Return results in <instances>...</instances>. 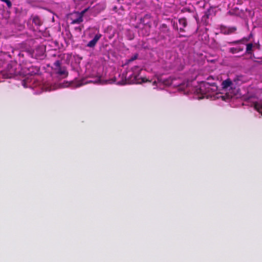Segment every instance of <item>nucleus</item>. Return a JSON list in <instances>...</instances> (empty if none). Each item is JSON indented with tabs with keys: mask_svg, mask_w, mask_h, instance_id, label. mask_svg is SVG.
<instances>
[{
	"mask_svg": "<svg viewBox=\"0 0 262 262\" xmlns=\"http://www.w3.org/2000/svg\"><path fill=\"white\" fill-rule=\"evenodd\" d=\"M217 90V86L215 82L203 81L201 83L199 88L196 90V93L201 94L202 97L199 98L202 99L205 97L208 98L212 93H216Z\"/></svg>",
	"mask_w": 262,
	"mask_h": 262,
	"instance_id": "f257e3e1",
	"label": "nucleus"
},
{
	"mask_svg": "<svg viewBox=\"0 0 262 262\" xmlns=\"http://www.w3.org/2000/svg\"><path fill=\"white\" fill-rule=\"evenodd\" d=\"M139 73H135L134 71L133 73L128 76L127 78V73H123L122 74V78H124V80L118 82V84L121 85H124L126 84H140L142 83L150 81L145 77L139 78Z\"/></svg>",
	"mask_w": 262,
	"mask_h": 262,
	"instance_id": "f03ea898",
	"label": "nucleus"
},
{
	"mask_svg": "<svg viewBox=\"0 0 262 262\" xmlns=\"http://www.w3.org/2000/svg\"><path fill=\"white\" fill-rule=\"evenodd\" d=\"M89 7L84 9L81 12L74 11L70 13L68 19L71 21V24H80L83 21V16L85 13L89 9Z\"/></svg>",
	"mask_w": 262,
	"mask_h": 262,
	"instance_id": "7ed1b4c3",
	"label": "nucleus"
},
{
	"mask_svg": "<svg viewBox=\"0 0 262 262\" xmlns=\"http://www.w3.org/2000/svg\"><path fill=\"white\" fill-rule=\"evenodd\" d=\"M31 21L36 29H38L43 24V21L39 16L35 14H32L28 20L27 26L30 30H34L35 29L33 25H31L30 24Z\"/></svg>",
	"mask_w": 262,
	"mask_h": 262,
	"instance_id": "20e7f679",
	"label": "nucleus"
},
{
	"mask_svg": "<svg viewBox=\"0 0 262 262\" xmlns=\"http://www.w3.org/2000/svg\"><path fill=\"white\" fill-rule=\"evenodd\" d=\"M170 29L167 25L165 24H162L159 27V31L158 33V38L159 40L165 39L167 37L170 36Z\"/></svg>",
	"mask_w": 262,
	"mask_h": 262,
	"instance_id": "39448f33",
	"label": "nucleus"
},
{
	"mask_svg": "<svg viewBox=\"0 0 262 262\" xmlns=\"http://www.w3.org/2000/svg\"><path fill=\"white\" fill-rule=\"evenodd\" d=\"M140 23L144 26L150 27L151 26V16L150 14H145L143 17L140 18Z\"/></svg>",
	"mask_w": 262,
	"mask_h": 262,
	"instance_id": "423d86ee",
	"label": "nucleus"
},
{
	"mask_svg": "<svg viewBox=\"0 0 262 262\" xmlns=\"http://www.w3.org/2000/svg\"><path fill=\"white\" fill-rule=\"evenodd\" d=\"M237 30L236 27H222L221 28L222 32L225 35H229L232 33H234Z\"/></svg>",
	"mask_w": 262,
	"mask_h": 262,
	"instance_id": "0eeeda50",
	"label": "nucleus"
},
{
	"mask_svg": "<svg viewBox=\"0 0 262 262\" xmlns=\"http://www.w3.org/2000/svg\"><path fill=\"white\" fill-rule=\"evenodd\" d=\"M102 35L100 33H98L96 34L93 38L92 40L90 41L89 43L87 44V47L90 48H93L94 47L98 41L100 39V38L101 37Z\"/></svg>",
	"mask_w": 262,
	"mask_h": 262,
	"instance_id": "6e6552de",
	"label": "nucleus"
},
{
	"mask_svg": "<svg viewBox=\"0 0 262 262\" xmlns=\"http://www.w3.org/2000/svg\"><path fill=\"white\" fill-rule=\"evenodd\" d=\"M56 71V74L62 76L63 78H66L68 76V72L66 67H60L58 69H55Z\"/></svg>",
	"mask_w": 262,
	"mask_h": 262,
	"instance_id": "1a4fd4ad",
	"label": "nucleus"
},
{
	"mask_svg": "<svg viewBox=\"0 0 262 262\" xmlns=\"http://www.w3.org/2000/svg\"><path fill=\"white\" fill-rule=\"evenodd\" d=\"M179 23L180 25L182 26L183 27H181L180 28V31L181 32H185V30L184 29L187 25V21L186 18L183 17L179 19Z\"/></svg>",
	"mask_w": 262,
	"mask_h": 262,
	"instance_id": "9d476101",
	"label": "nucleus"
},
{
	"mask_svg": "<svg viewBox=\"0 0 262 262\" xmlns=\"http://www.w3.org/2000/svg\"><path fill=\"white\" fill-rule=\"evenodd\" d=\"M232 84V82L230 79H227L223 81L222 83V88L224 89L230 87Z\"/></svg>",
	"mask_w": 262,
	"mask_h": 262,
	"instance_id": "9b49d317",
	"label": "nucleus"
},
{
	"mask_svg": "<svg viewBox=\"0 0 262 262\" xmlns=\"http://www.w3.org/2000/svg\"><path fill=\"white\" fill-rule=\"evenodd\" d=\"M243 50H244L243 48L241 47H238L237 48L232 47V48H229V51L230 53H231L232 54H235V53L243 51Z\"/></svg>",
	"mask_w": 262,
	"mask_h": 262,
	"instance_id": "f8f14e48",
	"label": "nucleus"
},
{
	"mask_svg": "<svg viewBox=\"0 0 262 262\" xmlns=\"http://www.w3.org/2000/svg\"><path fill=\"white\" fill-rule=\"evenodd\" d=\"M253 105H254V108L257 111L260 113L261 111L262 110V102L261 101H260L259 102H255L253 103Z\"/></svg>",
	"mask_w": 262,
	"mask_h": 262,
	"instance_id": "ddd939ff",
	"label": "nucleus"
},
{
	"mask_svg": "<svg viewBox=\"0 0 262 262\" xmlns=\"http://www.w3.org/2000/svg\"><path fill=\"white\" fill-rule=\"evenodd\" d=\"M253 45L252 43H249L246 45V54H252L253 53Z\"/></svg>",
	"mask_w": 262,
	"mask_h": 262,
	"instance_id": "4468645a",
	"label": "nucleus"
},
{
	"mask_svg": "<svg viewBox=\"0 0 262 262\" xmlns=\"http://www.w3.org/2000/svg\"><path fill=\"white\" fill-rule=\"evenodd\" d=\"M244 40H245V38L233 41L228 42V44L230 45L239 44V43H242L243 41H244Z\"/></svg>",
	"mask_w": 262,
	"mask_h": 262,
	"instance_id": "2eb2a0df",
	"label": "nucleus"
},
{
	"mask_svg": "<svg viewBox=\"0 0 262 262\" xmlns=\"http://www.w3.org/2000/svg\"><path fill=\"white\" fill-rule=\"evenodd\" d=\"M0 1L5 3L8 9H11L12 6V2L10 0H0Z\"/></svg>",
	"mask_w": 262,
	"mask_h": 262,
	"instance_id": "dca6fc26",
	"label": "nucleus"
},
{
	"mask_svg": "<svg viewBox=\"0 0 262 262\" xmlns=\"http://www.w3.org/2000/svg\"><path fill=\"white\" fill-rule=\"evenodd\" d=\"M138 53H136L133 56H132L129 59H128L127 60V62L128 63H130L135 60H136L138 57Z\"/></svg>",
	"mask_w": 262,
	"mask_h": 262,
	"instance_id": "f3484780",
	"label": "nucleus"
},
{
	"mask_svg": "<svg viewBox=\"0 0 262 262\" xmlns=\"http://www.w3.org/2000/svg\"><path fill=\"white\" fill-rule=\"evenodd\" d=\"M54 65L56 67V69H58L61 67V62L60 60H56L54 63Z\"/></svg>",
	"mask_w": 262,
	"mask_h": 262,
	"instance_id": "a211bd4d",
	"label": "nucleus"
},
{
	"mask_svg": "<svg viewBox=\"0 0 262 262\" xmlns=\"http://www.w3.org/2000/svg\"><path fill=\"white\" fill-rule=\"evenodd\" d=\"M83 25L80 26L78 27H76L74 28L75 30L76 31H78L79 32H81L82 31V29L83 28Z\"/></svg>",
	"mask_w": 262,
	"mask_h": 262,
	"instance_id": "6ab92c4d",
	"label": "nucleus"
},
{
	"mask_svg": "<svg viewBox=\"0 0 262 262\" xmlns=\"http://www.w3.org/2000/svg\"><path fill=\"white\" fill-rule=\"evenodd\" d=\"M172 26H173V28L176 30H178V26H177V24L176 23H175L174 21L172 22Z\"/></svg>",
	"mask_w": 262,
	"mask_h": 262,
	"instance_id": "aec40b11",
	"label": "nucleus"
},
{
	"mask_svg": "<svg viewBox=\"0 0 262 262\" xmlns=\"http://www.w3.org/2000/svg\"><path fill=\"white\" fill-rule=\"evenodd\" d=\"M99 6H100V5H96V7H99ZM105 6L104 5H102L101 6V9H100V10H104V9H105Z\"/></svg>",
	"mask_w": 262,
	"mask_h": 262,
	"instance_id": "412c9836",
	"label": "nucleus"
},
{
	"mask_svg": "<svg viewBox=\"0 0 262 262\" xmlns=\"http://www.w3.org/2000/svg\"><path fill=\"white\" fill-rule=\"evenodd\" d=\"M152 84L154 85H156L157 84V81H154Z\"/></svg>",
	"mask_w": 262,
	"mask_h": 262,
	"instance_id": "4be33fe9",
	"label": "nucleus"
},
{
	"mask_svg": "<svg viewBox=\"0 0 262 262\" xmlns=\"http://www.w3.org/2000/svg\"><path fill=\"white\" fill-rule=\"evenodd\" d=\"M138 69V67L135 66V67H134L133 68H132V69H133V70H135V69Z\"/></svg>",
	"mask_w": 262,
	"mask_h": 262,
	"instance_id": "5701e85b",
	"label": "nucleus"
},
{
	"mask_svg": "<svg viewBox=\"0 0 262 262\" xmlns=\"http://www.w3.org/2000/svg\"><path fill=\"white\" fill-rule=\"evenodd\" d=\"M21 27L22 28H24V26H21Z\"/></svg>",
	"mask_w": 262,
	"mask_h": 262,
	"instance_id": "b1692460",
	"label": "nucleus"
},
{
	"mask_svg": "<svg viewBox=\"0 0 262 262\" xmlns=\"http://www.w3.org/2000/svg\"><path fill=\"white\" fill-rule=\"evenodd\" d=\"M261 115H262V111H261Z\"/></svg>",
	"mask_w": 262,
	"mask_h": 262,
	"instance_id": "393cba45",
	"label": "nucleus"
}]
</instances>
